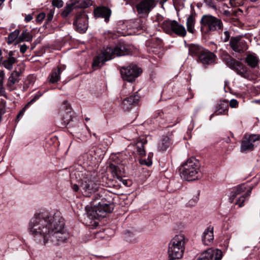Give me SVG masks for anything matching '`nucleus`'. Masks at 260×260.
<instances>
[{"mask_svg":"<svg viewBox=\"0 0 260 260\" xmlns=\"http://www.w3.org/2000/svg\"><path fill=\"white\" fill-rule=\"evenodd\" d=\"M64 222L60 213L51 214L44 211L36 213L29 223V232L44 243L49 241L58 244L69 237L64 228Z\"/></svg>","mask_w":260,"mask_h":260,"instance_id":"obj_1","label":"nucleus"},{"mask_svg":"<svg viewBox=\"0 0 260 260\" xmlns=\"http://www.w3.org/2000/svg\"><path fill=\"white\" fill-rule=\"evenodd\" d=\"M130 51L128 47L123 44H120L113 48L107 47L101 54L98 55L93 59L92 68L95 70L101 68L104 63L114 57L115 56H122L128 54Z\"/></svg>","mask_w":260,"mask_h":260,"instance_id":"obj_2","label":"nucleus"},{"mask_svg":"<svg viewBox=\"0 0 260 260\" xmlns=\"http://www.w3.org/2000/svg\"><path fill=\"white\" fill-rule=\"evenodd\" d=\"M200 164L195 158L188 159L180 169L181 177L186 181H193L200 176Z\"/></svg>","mask_w":260,"mask_h":260,"instance_id":"obj_3","label":"nucleus"},{"mask_svg":"<svg viewBox=\"0 0 260 260\" xmlns=\"http://www.w3.org/2000/svg\"><path fill=\"white\" fill-rule=\"evenodd\" d=\"M200 23L201 30L205 34L222 30L223 27V24L220 19L210 15H203Z\"/></svg>","mask_w":260,"mask_h":260,"instance_id":"obj_4","label":"nucleus"},{"mask_svg":"<svg viewBox=\"0 0 260 260\" xmlns=\"http://www.w3.org/2000/svg\"><path fill=\"white\" fill-rule=\"evenodd\" d=\"M161 27L166 33L169 35L174 33L181 37L186 35L185 27L175 20H165L161 24Z\"/></svg>","mask_w":260,"mask_h":260,"instance_id":"obj_5","label":"nucleus"},{"mask_svg":"<svg viewBox=\"0 0 260 260\" xmlns=\"http://www.w3.org/2000/svg\"><path fill=\"white\" fill-rule=\"evenodd\" d=\"M226 64L234 70L238 75L244 78L249 77L247 68L241 62L236 60L229 55H226L223 58Z\"/></svg>","mask_w":260,"mask_h":260,"instance_id":"obj_6","label":"nucleus"},{"mask_svg":"<svg viewBox=\"0 0 260 260\" xmlns=\"http://www.w3.org/2000/svg\"><path fill=\"white\" fill-rule=\"evenodd\" d=\"M80 187V191L85 196L90 197L98 190L99 184L90 177L82 180Z\"/></svg>","mask_w":260,"mask_h":260,"instance_id":"obj_7","label":"nucleus"},{"mask_svg":"<svg viewBox=\"0 0 260 260\" xmlns=\"http://www.w3.org/2000/svg\"><path fill=\"white\" fill-rule=\"evenodd\" d=\"M141 72L142 70L135 65L123 67L120 70L122 79L129 82L135 81Z\"/></svg>","mask_w":260,"mask_h":260,"instance_id":"obj_8","label":"nucleus"},{"mask_svg":"<svg viewBox=\"0 0 260 260\" xmlns=\"http://www.w3.org/2000/svg\"><path fill=\"white\" fill-rule=\"evenodd\" d=\"M260 140L259 135H245L241 145V151L245 152L253 150L254 145L253 143Z\"/></svg>","mask_w":260,"mask_h":260,"instance_id":"obj_9","label":"nucleus"},{"mask_svg":"<svg viewBox=\"0 0 260 260\" xmlns=\"http://www.w3.org/2000/svg\"><path fill=\"white\" fill-rule=\"evenodd\" d=\"M87 16L84 13H81L76 16V20L74 22L77 31L84 33L88 27Z\"/></svg>","mask_w":260,"mask_h":260,"instance_id":"obj_10","label":"nucleus"},{"mask_svg":"<svg viewBox=\"0 0 260 260\" xmlns=\"http://www.w3.org/2000/svg\"><path fill=\"white\" fill-rule=\"evenodd\" d=\"M154 0H143L136 6L137 12L142 15H147L155 7Z\"/></svg>","mask_w":260,"mask_h":260,"instance_id":"obj_11","label":"nucleus"},{"mask_svg":"<svg viewBox=\"0 0 260 260\" xmlns=\"http://www.w3.org/2000/svg\"><path fill=\"white\" fill-rule=\"evenodd\" d=\"M230 45L233 51L238 53L244 52L247 49V45L245 41L241 40L240 37L232 38Z\"/></svg>","mask_w":260,"mask_h":260,"instance_id":"obj_12","label":"nucleus"},{"mask_svg":"<svg viewBox=\"0 0 260 260\" xmlns=\"http://www.w3.org/2000/svg\"><path fill=\"white\" fill-rule=\"evenodd\" d=\"M95 208L96 210V219H99L104 217L107 213H111L113 211V205L99 203L97 206L95 205Z\"/></svg>","mask_w":260,"mask_h":260,"instance_id":"obj_13","label":"nucleus"},{"mask_svg":"<svg viewBox=\"0 0 260 260\" xmlns=\"http://www.w3.org/2000/svg\"><path fill=\"white\" fill-rule=\"evenodd\" d=\"M222 252L218 249L209 248L203 252V258L205 260H221Z\"/></svg>","mask_w":260,"mask_h":260,"instance_id":"obj_14","label":"nucleus"},{"mask_svg":"<svg viewBox=\"0 0 260 260\" xmlns=\"http://www.w3.org/2000/svg\"><path fill=\"white\" fill-rule=\"evenodd\" d=\"M125 162H122L121 164L118 165H115L114 164H111L109 165L110 171L114 177L118 179H121V178L124 176L125 169L123 165Z\"/></svg>","mask_w":260,"mask_h":260,"instance_id":"obj_15","label":"nucleus"},{"mask_svg":"<svg viewBox=\"0 0 260 260\" xmlns=\"http://www.w3.org/2000/svg\"><path fill=\"white\" fill-rule=\"evenodd\" d=\"M185 249L180 247L168 246V253L170 260L180 259L182 257Z\"/></svg>","mask_w":260,"mask_h":260,"instance_id":"obj_16","label":"nucleus"},{"mask_svg":"<svg viewBox=\"0 0 260 260\" xmlns=\"http://www.w3.org/2000/svg\"><path fill=\"white\" fill-rule=\"evenodd\" d=\"M188 239L185 236L180 234L175 235L170 241L169 245L185 249V245Z\"/></svg>","mask_w":260,"mask_h":260,"instance_id":"obj_17","label":"nucleus"},{"mask_svg":"<svg viewBox=\"0 0 260 260\" xmlns=\"http://www.w3.org/2000/svg\"><path fill=\"white\" fill-rule=\"evenodd\" d=\"M139 100V96L137 92L133 95L124 99L122 102V107L125 110H129L133 106H135Z\"/></svg>","mask_w":260,"mask_h":260,"instance_id":"obj_18","label":"nucleus"},{"mask_svg":"<svg viewBox=\"0 0 260 260\" xmlns=\"http://www.w3.org/2000/svg\"><path fill=\"white\" fill-rule=\"evenodd\" d=\"M215 55L207 50L204 49L202 53L200 54L199 60L203 64H210L214 62Z\"/></svg>","mask_w":260,"mask_h":260,"instance_id":"obj_19","label":"nucleus"},{"mask_svg":"<svg viewBox=\"0 0 260 260\" xmlns=\"http://www.w3.org/2000/svg\"><path fill=\"white\" fill-rule=\"evenodd\" d=\"M111 13V10L106 7H98L94 11L95 17L104 18L107 22L109 21Z\"/></svg>","mask_w":260,"mask_h":260,"instance_id":"obj_20","label":"nucleus"},{"mask_svg":"<svg viewBox=\"0 0 260 260\" xmlns=\"http://www.w3.org/2000/svg\"><path fill=\"white\" fill-rule=\"evenodd\" d=\"M202 240L203 244L206 245H210L212 243L214 240L213 227L210 226L204 231Z\"/></svg>","mask_w":260,"mask_h":260,"instance_id":"obj_21","label":"nucleus"},{"mask_svg":"<svg viewBox=\"0 0 260 260\" xmlns=\"http://www.w3.org/2000/svg\"><path fill=\"white\" fill-rule=\"evenodd\" d=\"M20 76V73L18 71H14L12 72L10 76L8 78L7 83V86L9 91H11L15 89V88H13L12 87L15 83L19 82V77Z\"/></svg>","mask_w":260,"mask_h":260,"instance_id":"obj_22","label":"nucleus"},{"mask_svg":"<svg viewBox=\"0 0 260 260\" xmlns=\"http://www.w3.org/2000/svg\"><path fill=\"white\" fill-rule=\"evenodd\" d=\"M62 110L66 111V114L63 115V120L64 125L68 124L72 120L71 107L67 101H64L62 105Z\"/></svg>","mask_w":260,"mask_h":260,"instance_id":"obj_23","label":"nucleus"},{"mask_svg":"<svg viewBox=\"0 0 260 260\" xmlns=\"http://www.w3.org/2000/svg\"><path fill=\"white\" fill-rule=\"evenodd\" d=\"M229 109V101L227 100H224L220 101L218 104L217 109L215 111L214 114L212 115H219L228 114Z\"/></svg>","mask_w":260,"mask_h":260,"instance_id":"obj_24","label":"nucleus"},{"mask_svg":"<svg viewBox=\"0 0 260 260\" xmlns=\"http://www.w3.org/2000/svg\"><path fill=\"white\" fill-rule=\"evenodd\" d=\"M195 22L196 13L193 11H191V13L187 18L186 22V26L188 32L192 34L193 33Z\"/></svg>","mask_w":260,"mask_h":260,"instance_id":"obj_25","label":"nucleus"},{"mask_svg":"<svg viewBox=\"0 0 260 260\" xmlns=\"http://www.w3.org/2000/svg\"><path fill=\"white\" fill-rule=\"evenodd\" d=\"M147 142V140L145 138H139L136 143V147L137 152L141 157L145 155V151L144 149V145Z\"/></svg>","mask_w":260,"mask_h":260,"instance_id":"obj_26","label":"nucleus"},{"mask_svg":"<svg viewBox=\"0 0 260 260\" xmlns=\"http://www.w3.org/2000/svg\"><path fill=\"white\" fill-rule=\"evenodd\" d=\"M61 71L60 67H58L57 69H53L49 77V81L52 83L57 82L60 79V75Z\"/></svg>","mask_w":260,"mask_h":260,"instance_id":"obj_27","label":"nucleus"},{"mask_svg":"<svg viewBox=\"0 0 260 260\" xmlns=\"http://www.w3.org/2000/svg\"><path fill=\"white\" fill-rule=\"evenodd\" d=\"M246 189V187L244 184H241L237 186L234 189L232 192V195L230 198V202L233 203L234 200L237 197V195L244 192Z\"/></svg>","mask_w":260,"mask_h":260,"instance_id":"obj_28","label":"nucleus"},{"mask_svg":"<svg viewBox=\"0 0 260 260\" xmlns=\"http://www.w3.org/2000/svg\"><path fill=\"white\" fill-rule=\"evenodd\" d=\"M170 144L171 140L170 138L168 137H165L158 144V149L159 151H165L169 147Z\"/></svg>","mask_w":260,"mask_h":260,"instance_id":"obj_29","label":"nucleus"},{"mask_svg":"<svg viewBox=\"0 0 260 260\" xmlns=\"http://www.w3.org/2000/svg\"><path fill=\"white\" fill-rule=\"evenodd\" d=\"M204 49L196 45H191L189 47V53L191 55H198L199 57L200 54L202 53Z\"/></svg>","mask_w":260,"mask_h":260,"instance_id":"obj_30","label":"nucleus"},{"mask_svg":"<svg viewBox=\"0 0 260 260\" xmlns=\"http://www.w3.org/2000/svg\"><path fill=\"white\" fill-rule=\"evenodd\" d=\"M32 37L31 35L28 32L27 30H24L18 38L17 43H19L23 41L30 42L32 40Z\"/></svg>","mask_w":260,"mask_h":260,"instance_id":"obj_31","label":"nucleus"},{"mask_svg":"<svg viewBox=\"0 0 260 260\" xmlns=\"http://www.w3.org/2000/svg\"><path fill=\"white\" fill-rule=\"evenodd\" d=\"M246 61L249 66L255 68L258 63V60L256 56L249 54L246 57Z\"/></svg>","mask_w":260,"mask_h":260,"instance_id":"obj_32","label":"nucleus"},{"mask_svg":"<svg viewBox=\"0 0 260 260\" xmlns=\"http://www.w3.org/2000/svg\"><path fill=\"white\" fill-rule=\"evenodd\" d=\"M16 62L17 59L16 58H8L3 61L2 64L6 69L11 70L13 69V64Z\"/></svg>","mask_w":260,"mask_h":260,"instance_id":"obj_33","label":"nucleus"},{"mask_svg":"<svg viewBox=\"0 0 260 260\" xmlns=\"http://www.w3.org/2000/svg\"><path fill=\"white\" fill-rule=\"evenodd\" d=\"M20 34V30L19 29H16L12 32H11L7 39V43L8 44H11L14 41L17 40L19 38V35Z\"/></svg>","mask_w":260,"mask_h":260,"instance_id":"obj_34","label":"nucleus"},{"mask_svg":"<svg viewBox=\"0 0 260 260\" xmlns=\"http://www.w3.org/2000/svg\"><path fill=\"white\" fill-rule=\"evenodd\" d=\"M41 95V94L36 95L34 96V98L30 102H29L27 104H26L25 105V106L23 108V109L20 111V112L17 115V119H19L21 116L23 115V114L24 113L26 109L27 108H28L30 105L33 104L36 100H37L40 98V96Z\"/></svg>","mask_w":260,"mask_h":260,"instance_id":"obj_35","label":"nucleus"},{"mask_svg":"<svg viewBox=\"0 0 260 260\" xmlns=\"http://www.w3.org/2000/svg\"><path fill=\"white\" fill-rule=\"evenodd\" d=\"M86 209L87 212V216L90 219H96V209L95 208V206L93 207H90L87 209Z\"/></svg>","mask_w":260,"mask_h":260,"instance_id":"obj_36","label":"nucleus"},{"mask_svg":"<svg viewBox=\"0 0 260 260\" xmlns=\"http://www.w3.org/2000/svg\"><path fill=\"white\" fill-rule=\"evenodd\" d=\"M75 4H73V3L70 4V5H67L64 8V9L61 13V16L63 18L67 17L73 10V7L75 6Z\"/></svg>","mask_w":260,"mask_h":260,"instance_id":"obj_37","label":"nucleus"},{"mask_svg":"<svg viewBox=\"0 0 260 260\" xmlns=\"http://www.w3.org/2000/svg\"><path fill=\"white\" fill-rule=\"evenodd\" d=\"M124 238L126 241L129 243H135L137 241L135 235L129 232H127L125 234Z\"/></svg>","mask_w":260,"mask_h":260,"instance_id":"obj_38","label":"nucleus"},{"mask_svg":"<svg viewBox=\"0 0 260 260\" xmlns=\"http://www.w3.org/2000/svg\"><path fill=\"white\" fill-rule=\"evenodd\" d=\"M251 193V190H248L244 196L241 197L236 202V204L238 205L239 207H242L243 205V203L245 201V198L250 196Z\"/></svg>","mask_w":260,"mask_h":260,"instance_id":"obj_39","label":"nucleus"},{"mask_svg":"<svg viewBox=\"0 0 260 260\" xmlns=\"http://www.w3.org/2000/svg\"><path fill=\"white\" fill-rule=\"evenodd\" d=\"M52 4L56 7L61 8L63 5V2L62 0H52Z\"/></svg>","mask_w":260,"mask_h":260,"instance_id":"obj_40","label":"nucleus"},{"mask_svg":"<svg viewBox=\"0 0 260 260\" xmlns=\"http://www.w3.org/2000/svg\"><path fill=\"white\" fill-rule=\"evenodd\" d=\"M198 201V197H196L194 198L190 199L187 203V206L188 207H192L194 206Z\"/></svg>","mask_w":260,"mask_h":260,"instance_id":"obj_41","label":"nucleus"},{"mask_svg":"<svg viewBox=\"0 0 260 260\" xmlns=\"http://www.w3.org/2000/svg\"><path fill=\"white\" fill-rule=\"evenodd\" d=\"M5 73L4 71H0V88L2 89V86L4 85V81L5 79Z\"/></svg>","mask_w":260,"mask_h":260,"instance_id":"obj_42","label":"nucleus"},{"mask_svg":"<svg viewBox=\"0 0 260 260\" xmlns=\"http://www.w3.org/2000/svg\"><path fill=\"white\" fill-rule=\"evenodd\" d=\"M140 162L141 165H145L147 166H150L152 164V160L151 159H148L147 160L145 159H140Z\"/></svg>","mask_w":260,"mask_h":260,"instance_id":"obj_43","label":"nucleus"},{"mask_svg":"<svg viewBox=\"0 0 260 260\" xmlns=\"http://www.w3.org/2000/svg\"><path fill=\"white\" fill-rule=\"evenodd\" d=\"M229 105L231 108H235L238 106V102L235 99H232L230 101Z\"/></svg>","mask_w":260,"mask_h":260,"instance_id":"obj_44","label":"nucleus"},{"mask_svg":"<svg viewBox=\"0 0 260 260\" xmlns=\"http://www.w3.org/2000/svg\"><path fill=\"white\" fill-rule=\"evenodd\" d=\"M45 14L44 13H41L37 15V20L39 22H42L45 17Z\"/></svg>","mask_w":260,"mask_h":260,"instance_id":"obj_45","label":"nucleus"},{"mask_svg":"<svg viewBox=\"0 0 260 260\" xmlns=\"http://www.w3.org/2000/svg\"><path fill=\"white\" fill-rule=\"evenodd\" d=\"M204 3L209 7L211 8H215V6L213 2V0H204Z\"/></svg>","mask_w":260,"mask_h":260,"instance_id":"obj_46","label":"nucleus"},{"mask_svg":"<svg viewBox=\"0 0 260 260\" xmlns=\"http://www.w3.org/2000/svg\"><path fill=\"white\" fill-rule=\"evenodd\" d=\"M224 38L223 39L224 42H226L230 39V32L228 31H225L224 32Z\"/></svg>","mask_w":260,"mask_h":260,"instance_id":"obj_47","label":"nucleus"},{"mask_svg":"<svg viewBox=\"0 0 260 260\" xmlns=\"http://www.w3.org/2000/svg\"><path fill=\"white\" fill-rule=\"evenodd\" d=\"M89 4H90V3L89 2H86L85 1H83L78 5V7H80L83 8H87L89 6Z\"/></svg>","mask_w":260,"mask_h":260,"instance_id":"obj_48","label":"nucleus"},{"mask_svg":"<svg viewBox=\"0 0 260 260\" xmlns=\"http://www.w3.org/2000/svg\"><path fill=\"white\" fill-rule=\"evenodd\" d=\"M28 48V47L25 44H23V45H21L20 47V51L22 53H24L26 50Z\"/></svg>","mask_w":260,"mask_h":260,"instance_id":"obj_49","label":"nucleus"},{"mask_svg":"<svg viewBox=\"0 0 260 260\" xmlns=\"http://www.w3.org/2000/svg\"><path fill=\"white\" fill-rule=\"evenodd\" d=\"M54 15V11L51 10L49 11V13L47 15V20L48 21H50L52 20Z\"/></svg>","mask_w":260,"mask_h":260,"instance_id":"obj_50","label":"nucleus"},{"mask_svg":"<svg viewBox=\"0 0 260 260\" xmlns=\"http://www.w3.org/2000/svg\"><path fill=\"white\" fill-rule=\"evenodd\" d=\"M72 189L76 192H77L79 191V189H80V187H79L78 185L76 184H72L71 186Z\"/></svg>","mask_w":260,"mask_h":260,"instance_id":"obj_51","label":"nucleus"},{"mask_svg":"<svg viewBox=\"0 0 260 260\" xmlns=\"http://www.w3.org/2000/svg\"><path fill=\"white\" fill-rule=\"evenodd\" d=\"M32 19V16L30 14L26 15V16L25 17V21L26 22H28L30 21Z\"/></svg>","mask_w":260,"mask_h":260,"instance_id":"obj_52","label":"nucleus"},{"mask_svg":"<svg viewBox=\"0 0 260 260\" xmlns=\"http://www.w3.org/2000/svg\"><path fill=\"white\" fill-rule=\"evenodd\" d=\"M15 51H10L8 53L9 57L8 58H15L13 57V55H14Z\"/></svg>","mask_w":260,"mask_h":260,"instance_id":"obj_53","label":"nucleus"},{"mask_svg":"<svg viewBox=\"0 0 260 260\" xmlns=\"http://www.w3.org/2000/svg\"><path fill=\"white\" fill-rule=\"evenodd\" d=\"M0 94L3 96H6V93L3 86H2V89L0 88Z\"/></svg>","mask_w":260,"mask_h":260,"instance_id":"obj_54","label":"nucleus"},{"mask_svg":"<svg viewBox=\"0 0 260 260\" xmlns=\"http://www.w3.org/2000/svg\"><path fill=\"white\" fill-rule=\"evenodd\" d=\"M234 1H235V0H230V4L231 5V6H232V7L236 6V5H235V3H234Z\"/></svg>","mask_w":260,"mask_h":260,"instance_id":"obj_55","label":"nucleus"},{"mask_svg":"<svg viewBox=\"0 0 260 260\" xmlns=\"http://www.w3.org/2000/svg\"><path fill=\"white\" fill-rule=\"evenodd\" d=\"M119 180L122 182V183L124 185H126V184H127V180L122 179V178L121 179H119Z\"/></svg>","mask_w":260,"mask_h":260,"instance_id":"obj_56","label":"nucleus"},{"mask_svg":"<svg viewBox=\"0 0 260 260\" xmlns=\"http://www.w3.org/2000/svg\"><path fill=\"white\" fill-rule=\"evenodd\" d=\"M197 260H205L204 258H203V253L201 254V256L197 258Z\"/></svg>","mask_w":260,"mask_h":260,"instance_id":"obj_57","label":"nucleus"},{"mask_svg":"<svg viewBox=\"0 0 260 260\" xmlns=\"http://www.w3.org/2000/svg\"><path fill=\"white\" fill-rule=\"evenodd\" d=\"M257 0H250L251 2H256Z\"/></svg>","mask_w":260,"mask_h":260,"instance_id":"obj_58","label":"nucleus"},{"mask_svg":"<svg viewBox=\"0 0 260 260\" xmlns=\"http://www.w3.org/2000/svg\"><path fill=\"white\" fill-rule=\"evenodd\" d=\"M2 54V50L0 49V57L1 56Z\"/></svg>","mask_w":260,"mask_h":260,"instance_id":"obj_59","label":"nucleus"},{"mask_svg":"<svg viewBox=\"0 0 260 260\" xmlns=\"http://www.w3.org/2000/svg\"><path fill=\"white\" fill-rule=\"evenodd\" d=\"M257 103H260V100L256 101Z\"/></svg>","mask_w":260,"mask_h":260,"instance_id":"obj_60","label":"nucleus"},{"mask_svg":"<svg viewBox=\"0 0 260 260\" xmlns=\"http://www.w3.org/2000/svg\"><path fill=\"white\" fill-rule=\"evenodd\" d=\"M85 120H86V121H87V120H89V118H86L85 119Z\"/></svg>","mask_w":260,"mask_h":260,"instance_id":"obj_61","label":"nucleus"},{"mask_svg":"<svg viewBox=\"0 0 260 260\" xmlns=\"http://www.w3.org/2000/svg\"><path fill=\"white\" fill-rule=\"evenodd\" d=\"M93 136L95 137L96 136L95 134H93Z\"/></svg>","mask_w":260,"mask_h":260,"instance_id":"obj_62","label":"nucleus"},{"mask_svg":"<svg viewBox=\"0 0 260 260\" xmlns=\"http://www.w3.org/2000/svg\"><path fill=\"white\" fill-rule=\"evenodd\" d=\"M123 92H126L125 91H124V89L123 90Z\"/></svg>","mask_w":260,"mask_h":260,"instance_id":"obj_63","label":"nucleus"}]
</instances>
